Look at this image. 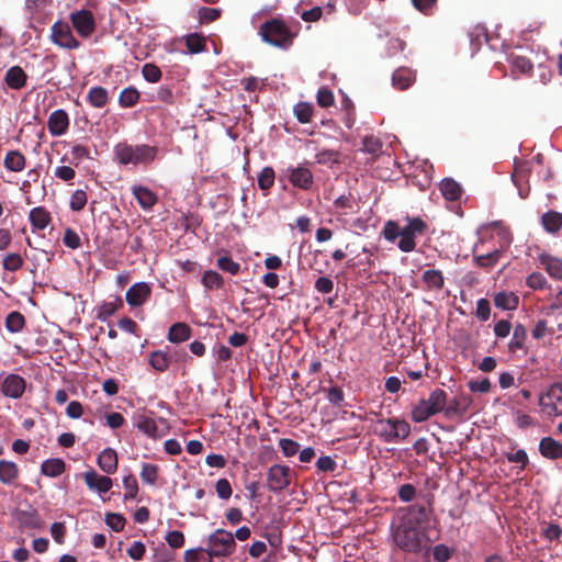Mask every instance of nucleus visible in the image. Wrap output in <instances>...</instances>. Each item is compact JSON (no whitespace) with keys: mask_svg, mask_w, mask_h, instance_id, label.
Masks as SVG:
<instances>
[{"mask_svg":"<svg viewBox=\"0 0 562 562\" xmlns=\"http://www.w3.org/2000/svg\"><path fill=\"white\" fill-rule=\"evenodd\" d=\"M396 546L409 553L427 555L431 544L440 539V530L419 528L401 522L393 535Z\"/></svg>","mask_w":562,"mask_h":562,"instance_id":"f257e3e1","label":"nucleus"},{"mask_svg":"<svg viewBox=\"0 0 562 562\" xmlns=\"http://www.w3.org/2000/svg\"><path fill=\"white\" fill-rule=\"evenodd\" d=\"M259 35L269 45L288 49L293 44L297 31H292L282 19L272 18L260 25Z\"/></svg>","mask_w":562,"mask_h":562,"instance_id":"f03ea898","label":"nucleus"},{"mask_svg":"<svg viewBox=\"0 0 562 562\" xmlns=\"http://www.w3.org/2000/svg\"><path fill=\"white\" fill-rule=\"evenodd\" d=\"M158 154V148L147 144L132 146L127 143H119L114 147L115 159L121 165H148L153 162Z\"/></svg>","mask_w":562,"mask_h":562,"instance_id":"7ed1b4c3","label":"nucleus"},{"mask_svg":"<svg viewBox=\"0 0 562 562\" xmlns=\"http://www.w3.org/2000/svg\"><path fill=\"white\" fill-rule=\"evenodd\" d=\"M209 547L205 550L210 558H225L234 553L236 542L231 531L216 529L209 536Z\"/></svg>","mask_w":562,"mask_h":562,"instance_id":"20e7f679","label":"nucleus"},{"mask_svg":"<svg viewBox=\"0 0 562 562\" xmlns=\"http://www.w3.org/2000/svg\"><path fill=\"white\" fill-rule=\"evenodd\" d=\"M378 435L385 442H396L406 439L411 434V425L398 418H387L378 420Z\"/></svg>","mask_w":562,"mask_h":562,"instance_id":"39448f33","label":"nucleus"},{"mask_svg":"<svg viewBox=\"0 0 562 562\" xmlns=\"http://www.w3.org/2000/svg\"><path fill=\"white\" fill-rule=\"evenodd\" d=\"M538 404L541 412L552 418L562 416V382H555L539 395Z\"/></svg>","mask_w":562,"mask_h":562,"instance_id":"423d86ee","label":"nucleus"},{"mask_svg":"<svg viewBox=\"0 0 562 562\" xmlns=\"http://www.w3.org/2000/svg\"><path fill=\"white\" fill-rule=\"evenodd\" d=\"M427 224L420 217H407V224L401 228L402 238L397 247L404 252H411L416 248V236L425 234Z\"/></svg>","mask_w":562,"mask_h":562,"instance_id":"0eeeda50","label":"nucleus"},{"mask_svg":"<svg viewBox=\"0 0 562 562\" xmlns=\"http://www.w3.org/2000/svg\"><path fill=\"white\" fill-rule=\"evenodd\" d=\"M293 472L285 464H273L267 471V487L270 492L280 493L290 486Z\"/></svg>","mask_w":562,"mask_h":562,"instance_id":"6e6552de","label":"nucleus"},{"mask_svg":"<svg viewBox=\"0 0 562 562\" xmlns=\"http://www.w3.org/2000/svg\"><path fill=\"white\" fill-rule=\"evenodd\" d=\"M134 425L139 431L153 439L161 438L169 431V426L165 418L154 419L145 414L136 415Z\"/></svg>","mask_w":562,"mask_h":562,"instance_id":"1a4fd4ad","label":"nucleus"},{"mask_svg":"<svg viewBox=\"0 0 562 562\" xmlns=\"http://www.w3.org/2000/svg\"><path fill=\"white\" fill-rule=\"evenodd\" d=\"M284 176L293 187L304 191L311 190L314 184L313 172L302 165L289 166L284 169Z\"/></svg>","mask_w":562,"mask_h":562,"instance_id":"9d476101","label":"nucleus"},{"mask_svg":"<svg viewBox=\"0 0 562 562\" xmlns=\"http://www.w3.org/2000/svg\"><path fill=\"white\" fill-rule=\"evenodd\" d=\"M26 389V381L23 376L10 373L0 376V392L10 398L18 400L21 398Z\"/></svg>","mask_w":562,"mask_h":562,"instance_id":"9b49d317","label":"nucleus"},{"mask_svg":"<svg viewBox=\"0 0 562 562\" xmlns=\"http://www.w3.org/2000/svg\"><path fill=\"white\" fill-rule=\"evenodd\" d=\"M70 21L81 37H89L95 30L94 15L90 10L81 9L72 12Z\"/></svg>","mask_w":562,"mask_h":562,"instance_id":"f8f14e48","label":"nucleus"},{"mask_svg":"<svg viewBox=\"0 0 562 562\" xmlns=\"http://www.w3.org/2000/svg\"><path fill=\"white\" fill-rule=\"evenodd\" d=\"M431 513L430 504H414L408 506L407 513L402 517L401 522L419 528H426L424 525L429 521Z\"/></svg>","mask_w":562,"mask_h":562,"instance_id":"ddd939ff","label":"nucleus"},{"mask_svg":"<svg viewBox=\"0 0 562 562\" xmlns=\"http://www.w3.org/2000/svg\"><path fill=\"white\" fill-rule=\"evenodd\" d=\"M52 38L55 44L67 49H77L80 42L75 38L68 24L56 22L52 26Z\"/></svg>","mask_w":562,"mask_h":562,"instance_id":"4468645a","label":"nucleus"},{"mask_svg":"<svg viewBox=\"0 0 562 562\" xmlns=\"http://www.w3.org/2000/svg\"><path fill=\"white\" fill-rule=\"evenodd\" d=\"M47 127L53 136L64 135L69 127V117L65 110L58 109L50 113Z\"/></svg>","mask_w":562,"mask_h":562,"instance_id":"2eb2a0df","label":"nucleus"},{"mask_svg":"<svg viewBox=\"0 0 562 562\" xmlns=\"http://www.w3.org/2000/svg\"><path fill=\"white\" fill-rule=\"evenodd\" d=\"M150 293V286L146 282H138L126 291L125 299L131 306L137 307L149 299Z\"/></svg>","mask_w":562,"mask_h":562,"instance_id":"dca6fc26","label":"nucleus"},{"mask_svg":"<svg viewBox=\"0 0 562 562\" xmlns=\"http://www.w3.org/2000/svg\"><path fill=\"white\" fill-rule=\"evenodd\" d=\"M83 479L90 490L99 493H106L112 487V480L109 476L99 475L94 470L87 471Z\"/></svg>","mask_w":562,"mask_h":562,"instance_id":"f3484780","label":"nucleus"},{"mask_svg":"<svg viewBox=\"0 0 562 562\" xmlns=\"http://www.w3.org/2000/svg\"><path fill=\"white\" fill-rule=\"evenodd\" d=\"M539 452L546 459H562V443L552 437H543L539 442Z\"/></svg>","mask_w":562,"mask_h":562,"instance_id":"a211bd4d","label":"nucleus"},{"mask_svg":"<svg viewBox=\"0 0 562 562\" xmlns=\"http://www.w3.org/2000/svg\"><path fill=\"white\" fill-rule=\"evenodd\" d=\"M27 76L20 66L9 68L4 76L7 86L14 90H21L26 85Z\"/></svg>","mask_w":562,"mask_h":562,"instance_id":"6ab92c4d","label":"nucleus"},{"mask_svg":"<svg viewBox=\"0 0 562 562\" xmlns=\"http://www.w3.org/2000/svg\"><path fill=\"white\" fill-rule=\"evenodd\" d=\"M415 79L416 75L412 69L400 67L392 75V85L400 90H405L412 86Z\"/></svg>","mask_w":562,"mask_h":562,"instance_id":"aec40b11","label":"nucleus"},{"mask_svg":"<svg viewBox=\"0 0 562 562\" xmlns=\"http://www.w3.org/2000/svg\"><path fill=\"white\" fill-rule=\"evenodd\" d=\"M132 192L144 210H150L158 201L157 195L146 187L135 186Z\"/></svg>","mask_w":562,"mask_h":562,"instance_id":"412c9836","label":"nucleus"},{"mask_svg":"<svg viewBox=\"0 0 562 562\" xmlns=\"http://www.w3.org/2000/svg\"><path fill=\"white\" fill-rule=\"evenodd\" d=\"M20 474L16 463L9 460H0V482L4 485L13 484Z\"/></svg>","mask_w":562,"mask_h":562,"instance_id":"4be33fe9","label":"nucleus"},{"mask_svg":"<svg viewBox=\"0 0 562 562\" xmlns=\"http://www.w3.org/2000/svg\"><path fill=\"white\" fill-rule=\"evenodd\" d=\"M29 220L33 228L45 229L52 222L50 213L43 206H36L30 211Z\"/></svg>","mask_w":562,"mask_h":562,"instance_id":"5701e85b","label":"nucleus"},{"mask_svg":"<svg viewBox=\"0 0 562 562\" xmlns=\"http://www.w3.org/2000/svg\"><path fill=\"white\" fill-rule=\"evenodd\" d=\"M99 468L106 474H113L117 469V454L111 448L104 449L98 457Z\"/></svg>","mask_w":562,"mask_h":562,"instance_id":"b1692460","label":"nucleus"},{"mask_svg":"<svg viewBox=\"0 0 562 562\" xmlns=\"http://www.w3.org/2000/svg\"><path fill=\"white\" fill-rule=\"evenodd\" d=\"M192 334L191 327L187 323H175L168 330L167 338L172 344L187 341Z\"/></svg>","mask_w":562,"mask_h":562,"instance_id":"393cba45","label":"nucleus"},{"mask_svg":"<svg viewBox=\"0 0 562 562\" xmlns=\"http://www.w3.org/2000/svg\"><path fill=\"white\" fill-rule=\"evenodd\" d=\"M494 304L501 310L513 311L519 305V296L514 292L501 291L495 293Z\"/></svg>","mask_w":562,"mask_h":562,"instance_id":"a878e982","label":"nucleus"},{"mask_svg":"<svg viewBox=\"0 0 562 562\" xmlns=\"http://www.w3.org/2000/svg\"><path fill=\"white\" fill-rule=\"evenodd\" d=\"M3 165L9 171L20 172L25 168L26 158L20 150H9L4 157Z\"/></svg>","mask_w":562,"mask_h":562,"instance_id":"bb28decb","label":"nucleus"},{"mask_svg":"<svg viewBox=\"0 0 562 562\" xmlns=\"http://www.w3.org/2000/svg\"><path fill=\"white\" fill-rule=\"evenodd\" d=\"M149 366L157 372H165L171 363V356L166 350H155L149 353Z\"/></svg>","mask_w":562,"mask_h":562,"instance_id":"cd10ccee","label":"nucleus"},{"mask_svg":"<svg viewBox=\"0 0 562 562\" xmlns=\"http://www.w3.org/2000/svg\"><path fill=\"white\" fill-rule=\"evenodd\" d=\"M87 101L91 106L101 109L105 106L110 101L109 92L101 86L92 87L88 91Z\"/></svg>","mask_w":562,"mask_h":562,"instance_id":"c85d7f7f","label":"nucleus"},{"mask_svg":"<svg viewBox=\"0 0 562 562\" xmlns=\"http://www.w3.org/2000/svg\"><path fill=\"white\" fill-rule=\"evenodd\" d=\"M66 470V463L63 459L54 458L45 460L41 465V473L48 477H57Z\"/></svg>","mask_w":562,"mask_h":562,"instance_id":"c756f323","label":"nucleus"},{"mask_svg":"<svg viewBox=\"0 0 562 562\" xmlns=\"http://www.w3.org/2000/svg\"><path fill=\"white\" fill-rule=\"evenodd\" d=\"M541 224L546 232L557 234L562 228V213L548 211L541 216Z\"/></svg>","mask_w":562,"mask_h":562,"instance_id":"7c9ffc66","label":"nucleus"},{"mask_svg":"<svg viewBox=\"0 0 562 562\" xmlns=\"http://www.w3.org/2000/svg\"><path fill=\"white\" fill-rule=\"evenodd\" d=\"M121 307H123V301L121 297H115L112 302H103L97 308V319L100 322H106Z\"/></svg>","mask_w":562,"mask_h":562,"instance_id":"2f4dec72","label":"nucleus"},{"mask_svg":"<svg viewBox=\"0 0 562 562\" xmlns=\"http://www.w3.org/2000/svg\"><path fill=\"white\" fill-rule=\"evenodd\" d=\"M442 195L449 201H458L461 198L462 189L453 179H443L440 183Z\"/></svg>","mask_w":562,"mask_h":562,"instance_id":"473e14b6","label":"nucleus"},{"mask_svg":"<svg viewBox=\"0 0 562 562\" xmlns=\"http://www.w3.org/2000/svg\"><path fill=\"white\" fill-rule=\"evenodd\" d=\"M527 339V329L522 324H516L514 327L512 339L508 344L509 352L515 353L517 350L524 349Z\"/></svg>","mask_w":562,"mask_h":562,"instance_id":"72a5a7b5","label":"nucleus"},{"mask_svg":"<svg viewBox=\"0 0 562 562\" xmlns=\"http://www.w3.org/2000/svg\"><path fill=\"white\" fill-rule=\"evenodd\" d=\"M426 403L435 411L436 414L443 412L448 402V395L442 389H435Z\"/></svg>","mask_w":562,"mask_h":562,"instance_id":"f704fd0d","label":"nucleus"},{"mask_svg":"<svg viewBox=\"0 0 562 562\" xmlns=\"http://www.w3.org/2000/svg\"><path fill=\"white\" fill-rule=\"evenodd\" d=\"M422 280L428 290H441L445 284L442 272L435 269L424 271Z\"/></svg>","mask_w":562,"mask_h":562,"instance_id":"c9c22d12","label":"nucleus"},{"mask_svg":"<svg viewBox=\"0 0 562 562\" xmlns=\"http://www.w3.org/2000/svg\"><path fill=\"white\" fill-rule=\"evenodd\" d=\"M25 323L24 315L18 311L10 312L4 319L7 330L12 334L22 331L25 327Z\"/></svg>","mask_w":562,"mask_h":562,"instance_id":"e433bc0d","label":"nucleus"},{"mask_svg":"<svg viewBox=\"0 0 562 562\" xmlns=\"http://www.w3.org/2000/svg\"><path fill=\"white\" fill-rule=\"evenodd\" d=\"M434 415H436L435 411L426 403L425 398L420 400L412 409V419L415 423H424Z\"/></svg>","mask_w":562,"mask_h":562,"instance_id":"4c0bfd02","label":"nucleus"},{"mask_svg":"<svg viewBox=\"0 0 562 562\" xmlns=\"http://www.w3.org/2000/svg\"><path fill=\"white\" fill-rule=\"evenodd\" d=\"M201 282L206 290H220L224 286V278L214 270L204 271Z\"/></svg>","mask_w":562,"mask_h":562,"instance_id":"58836bf2","label":"nucleus"},{"mask_svg":"<svg viewBox=\"0 0 562 562\" xmlns=\"http://www.w3.org/2000/svg\"><path fill=\"white\" fill-rule=\"evenodd\" d=\"M140 94L134 87H127L120 92L119 104L122 108H132L138 103Z\"/></svg>","mask_w":562,"mask_h":562,"instance_id":"ea45409f","label":"nucleus"},{"mask_svg":"<svg viewBox=\"0 0 562 562\" xmlns=\"http://www.w3.org/2000/svg\"><path fill=\"white\" fill-rule=\"evenodd\" d=\"M502 250L495 249L486 255L474 256V262L480 268H493L501 259Z\"/></svg>","mask_w":562,"mask_h":562,"instance_id":"a19ab883","label":"nucleus"},{"mask_svg":"<svg viewBox=\"0 0 562 562\" xmlns=\"http://www.w3.org/2000/svg\"><path fill=\"white\" fill-rule=\"evenodd\" d=\"M186 46L191 54H199L206 48L205 37L198 33L190 34L186 38Z\"/></svg>","mask_w":562,"mask_h":562,"instance_id":"79ce46f5","label":"nucleus"},{"mask_svg":"<svg viewBox=\"0 0 562 562\" xmlns=\"http://www.w3.org/2000/svg\"><path fill=\"white\" fill-rule=\"evenodd\" d=\"M509 63L512 65L513 71H518L520 74H528L533 68L532 61L525 56L512 55L509 57Z\"/></svg>","mask_w":562,"mask_h":562,"instance_id":"37998d69","label":"nucleus"},{"mask_svg":"<svg viewBox=\"0 0 562 562\" xmlns=\"http://www.w3.org/2000/svg\"><path fill=\"white\" fill-rule=\"evenodd\" d=\"M276 172L272 167H265L258 176V187L262 191L270 190L274 184Z\"/></svg>","mask_w":562,"mask_h":562,"instance_id":"c03bdc74","label":"nucleus"},{"mask_svg":"<svg viewBox=\"0 0 562 562\" xmlns=\"http://www.w3.org/2000/svg\"><path fill=\"white\" fill-rule=\"evenodd\" d=\"M547 272L554 279L562 280V260L559 258H542Z\"/></svg>","mask_w":562,"mask_h":562,"instance_id":"a18cd8bd","label":"nucleus"},{"mask_svg":"<svg viewBox=\"0 0 562 562\" xmlns=\"http://www.w3.org/2000/svg\"><path fill=\"white\" fill-rule=\"evenodd\" d=\"M24 260L22 256L18 252H11L4 256L2 259V267L7 271H18L23 267Z\"/></svg>","mask_w":562,"mask_h":562,"instance_id":"49530a36","label":"nucleus"},{"mask_svg":"<svg viewBox=\"0 0 562 562\" xmlns=\"http://www.w3.org/2000/svg\"><path fill=\"white\" fill-rule=\"evenodd\" d=\"M123 486L125 488L124 501L134 499L138 494V483L132 473L123 477Z\"/></svg>","mask_w":562,"mask_h":562,"instance_id":"de8ad7c7","label":"nucleus"},{"mask_svg":"<svg viewBox=\"0 0 562 562\" xmlns=\"http://www.w3.org/2000/svg\"><path fill=\"white\" fill-rule=\"evenodd\" d=\"M88 202V196L85 190L78 189L72 192L69 201V207L74 212H79L85 209Z\"/></svg>","mask_w":562,"mask_h":562,"instance_id":"09e8293b","label":"nucleus"},{"mask_svg":"<svg viewBox=\"0 0 562 562\" xmlns=\"http://www.w3.org/2000/svg\"><path fill=\"white\" fill-rule=\"evenodd\" d=\"M294 115L300 123H308L313 115V106L306 102H299L294 106Z\"/></svg>","mask_w":562,"mask_h":562,"instance_id":"8fccbe9b","label":"nucleus"},{"mask_svg":"<svg viewBox=\"0 0 562 562\" xmlns=\"http://www.w3.org/2000/svg\"><path fill=\"white\" fill-rule=\"evenodd\" d=\"M216 266L218 269H221L224 272H227L229 274L236 276L240 271V265L236 261H234L228 256H222L217 259Z\"/></svg>","mask_w":562,"mask_h":562,"instance_id":"3c124183","label":"nucleus"},{"mask_svg":"<svg viewBox=\"0 0 562 562\" xmlns=\"http://www.w3.org/2000/svg\"><path fill=\"white\" fill-rule=\"evenodd\" d=\"M140 479L144 483L154 485L158 479V467L151 463H144L140 471Z\"/></svg>","mask_w":562,"mask_h":562,"instance_id":"603ef678","label":"nucleus"},{"mask_svg":"<svg viewBox=\"0 0 562 562\" xmlns=\"http://www.w3.org/2000/svg\"><path fill=\"white\" fill-rule=\"evenodd\" d=\"M142 74L144 79L151 83L158 82L162 76L160 68L153 63L145 64L142 68Z\"/></svg>","mask_w":562,"mask_h":562,"instance_id":"864d4df0","label":"nucleus"},{"mask_svg":"<svg viewBox=\"0 0 562 562\" xmlns=\"http://www.w3.org/2000/svg\"><path fill=\"white\" fill-rule=\"evenodd\" d=\"M363 150L370 155L378 156L382 151L383 144L382 142L373 136L368 135L362 140Z\"/></svg>","mask_w":562,"mask_h":562,"instance_id":"5fc2aeb1","label":"nucleus"},{"mask_svg":"<svg viewBox=\"0 0 562 562\" xmlns=\"http://www.w3.org/2000/svg\"><path fill=\"white\" fill-rule=\"evenodd\" d=\"M104 521L113 531L120 532L124 529L126 519L122 514L108 513Z\"/></svg>","mask_w":562,"mask_h":562,"instance_id":"6e6d98bb","label":"nucleus"},{"mask_svg":"<svg viewBox=\"0 0 562 562\" xmlns=\"http://www.w3.org/2000/svg\"><path fill=\"white\" fill-rule=\"evenodd\" d=\"M430 551H432V557L436 562H447L452 557V550L443 543L435 546Z\"/></svg>","mask_w":562,"mask_h":562,"instance_id":"4d7b16f0","label":"nucleus"},{"mask_svg":"<svg viewBox=\"0 0 562 562\" xmlns=\"http://www.w3.org/2000/svg\"><path fill=\"white\" fill-rule=\"evenodd\" d=\"M279 447L286 458L295 456L300 450V443L289 438H281L279 440Z\"/></svg>","mask_w":562,"mask_h":562,"instance_id":"13d9d810","label":"nucleus"},{"mask_svg":"<svg viewBox=\"0 0 562 562\" xmlns=\"http://www.w3.org/2000/svg\"><path fill=\"white\" fill-rule=\"evenodd\" d=\"M221 16V10L217 8L202 7L199 9V20L201 23H211Z\"/></svg>","mask_w":562,"mask_h":562,"instance_id":"bf43d9fd","label":"nucleus"},{"mask_svg":"<svg viewBox=\"0 0 562 562\" xmlns=\"http://www.w3.org/2000/svg\"><path fill=\"white\" fill-rule=\"evenodd\" d=\"M383 236L389 241H394L397 237L402 238L401 227L396 222L387 221L383 227Z\"/></svg>","mask_w":562,"mask_h":562,"instance_id":"052dcab7","label":"nucleus"},{"mask_svg":"<svg viewBox=\"0 0 562 562\" xmlns=\"http://www.w3.org/2000/svg\"><path fill=\"white\" fill-rule=\"evenodd\" d=\"M215 491H216L217 496L221 499H228L232 496V494H233V490H232L231 483L225 477L220 479V480L216 481V483H215Z\"/></svg>","mask_w":562,"mask_h":562,"instance_id":"680f3d73","label":"nucleus"},{"mask_svg":"<svg viewBox=\"0 0 562 562\" xmlns=\"http://www.w3.org/2000/svg\"><path fill=\"white\" fill-rule=\"evenodd\" d=\"M316 161L323 165L338 162L339 153L334 149H324L316 154Z\"/></svg>","mask_w":562,"mask_h":562,"instance_id":"e2e57ef3","label":"nucleus"},{"mask_svg":"<svg viewBox=\"0 0 562 562\" xmlns=\"http://www.w3.org/2000/svg\"><path fill=\"white\" fill-rule=\"evenodd\" d=\"M506 459L512 463H519L520 469L524 470L529 462L528 454L524 449L514 452H507Z\"/></svg>","mask_w":562,"mask_h":562,"instance_id":"0e129e2a","label":"nucleus"},{"mask_svg":"<svg viewBox=\"0 0 562 562\" xmlns=\"http://www.w3.org/2000/svg\"><path fill=\"white\" fill-rule=\"evenodd\" d=\"M475 315L482 322H486L491 316V305L487 299H480L476 303Z\"/></svg>","mask_w":562,"mask_h":562,"instance_id":"69168bd1","label":"nucleus"},{"mask_svg":"<svg viewBox=\"0 0 562 562\" xmlns=\"http://www.w3.org/2000/svg\"><path fill=\"white\" fill-rule=\"evenodd\" d=\"M166 541L172 549H179L184 544V535L179 530H173L167 533Z\"/></svg>","mask_w":562,"mask_h":562,"instance_id":"338daca9","label":"nucleus"},{"mask_svg":"<svg viewBox=\"0 0 562 562\" xmlns=\"http://www.w3.org/2000/svg\"><path fill=\"white\" fill-rule=\"evenodd\" d=\"M203 549H189L184 552L186 562H212V558H205L202 554Z\"/></svg>","mask_w":562,"mask_h":562,"instance_id":"774afa93","label":"nucleus"}]
</instances>
